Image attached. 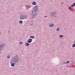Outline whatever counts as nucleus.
I'll use <instances>...</instances> for the list:
<instances>
[{
	"instance_id": "1",
	"label": "nucleus",
	"mask_w": 75,
	"mask_h": 75,
	"mask_svg": "<svg viewBox=\"0 0 75 75\" xmlns=\"http://www.w3.org/2000/svg\"><path fill=\"white\" fill-rule=\"evenodd\" d=\"M26 18H27V16H22L21 18L20 19L23 20V19H25Z\"/></svg>"
},
{
	"instance_id": "2",
	"label": "nucleus",
	"mask_w": 75,
	"mask_h": 75,
	"mask_svg": "<svg viewBox=\"0 0 75 75\" xmlns=\"http://www.w3.org/2000/svg\"><path fill=\"white\" fill-rule=\"evenodd\" d=\"M28 42H29V43H30V42H32V39H30L29 40H28Z\"/></svg>"
},
{
	"instance_id": "3",
	"label": "nucleus",
	"mask_w": 75,
	"mask_h": 75,
	"mask_svg": "<svg viewBox=\"0 0 75 75\" xmlns=\"http://www.w3.org/2000/svg\"><path fill=\"white\" fill-rule=\"evenodd\" d=\"M14 60H15L14 61L15 62H18V60L17 59H14Z\"/></svg>"
},
{
	"instance_id": "4",
	"label": "nucleus",
	"mask_w": 75,
	"mask_h": 75,
	"mask_svg": "<svg viewBox=\"0 0 75 75\" xmlns=\"http://www.w3.org/2000/svg\"><path fill=\"white\" fill-rule=\"evenodd\" d=\"M54 25L53 24H51L50 25H49V27H53Z\"/></svg>"
},
{
	"instance_id": "5",
	"label": "nucleus",
	"mask_w": 75,
	"mask_h": 75,
	"mask_svg": "<svg viewBox=\"0 0 75 75\" xmlns=\"http://www.w3.org/2000/svg\"><path fill=\"white\" fill-rule=\"evenodd\" d=\"M30 38H33V39H34V36H30Z\"/></svg>"
},
{
	"instance_id": "6",
	"label": "nucleus",
	"mask_w": 75,
	"mask_h": 75,
	"mask_svg": "<svg viewBox=\"0 0 75 75\" xmlns=\"http://www.w3.org/2000/svg\"><path fill=\"white\" fill-rule=\"evenodd\" d=\"M33 5H35L36 4V2H33Z\"/></svg>"
},
{
	"instance_id": "7",
	"label": "nucleus",
	"mask_w": 75,
	"mask_h": 75,
	"mask_svg": "<svg viewBox=\"0 0 75 75\" xmlns=\"http://www.w3.org/2000/svg\"><path fill=\"white\" fill-rule=\"evenodd\" d=\"M19 23L20 24H22V23H23V21H19Z\"/></svg>"
},
{
	"instance_id": "8",
	"label": "nucleus",
	"mask_w": 75,
	"mask_h": 75,
	"mask_svg": "<svg viewBox=\"0 0 75 75\" xmlns=\"http://www.w3.org/2000/svg\"><path fill=\"white\" fill-rule=\"evenodd\" d=\"M75 6V3L74 4H72L71 5V7H74Z\"/></svg>"
},
{
	"instance_id": "9",
	"label": "nucleus",
	"mask_w": 75,
	"mask_h": 75,
	"mask_svg": "<svg viewBox=\"0 0 75 75\" xmlns=\"http://www.w3.org/2000/svg\"><path fill=\"white\" fill-rule=\"evenodd\" d=\"M11 66L12 67H14V63H12L11 64Z\"/></svg>"
},
{
	"instance_id": "10",
	"label": "nucleus",
	"mask_w": 75,
	"mask_h": 75,
	"mask_svg": "<svg viewBox=\"0 0 75 75\" xmlns=\"http://www.w3.org/2000/svg\"><path fill=\"white\" fill-rule=\"evenodd\" d=\"M30 45L29 43H26V46H28V45Z\"/></svg>"
},
{
	"instance_id": "11",
	"label": "nucleus",
	"mask_w": 75,
	"mask_h": 75,
	"mask_svg": "<svg viewBox=\"0 0 75 75\" xmlns=\"http://www.w3.org/2000/svg\"><path fill=\"white\" fill-rule=\"evenodd\" d=\"M36 11H37V10H33V13H35V12H36Z\"/></svg>"
},
{
	"instance_id": "12",
	"label": "nucleus",
	"mask_w": 75,
	"mask_h": 75,
	"mask_svg": "<svg viewBox=\"0 0 75 75\" xmlns=\"http://www.w3.org/2000/svg\"><path fill=\"white\" fill-rule=\"evenodd\" d=\"M72 47H75V44H74L72 46Z\"/></svg>"
},
{
	"instance_id": "13",
	"label": "nucleus",
	"mask_w": 75,
	"mask_h": 75,
	"mask_svg": "<svg viewBox=\"0 0 75 75\" xmlns=\"http://www.w3.org/2000/svg\"><path fill=\"white\" fill-rule=\"evenodd\" d=\"M10 56H8L7 57V58H10Z\"/></svg>"
},
{
	"instance_id": "14",
	"label": "nucleus",
	"mask_w": 75,
	"mask_h": 75,
	"mask_svg": "<svg viewBox=\"0 0 75 75\" xmlns=\"http://www.w3.org/2000/svg\"><path fill=\"white\" fill-rule=\"evenodd\" d=\"M23 44V42H20V43H19V44Z\"/></svg>"
},
{
	"instance_id": "15",
	"label": "nucleus",
	"mask_w": 75,
	"mask_h": 75,
	"mask_svg": "<svg viewBox=\"0 0 75 75\" xmlns=\"http://www.w3.org/2000/svg\"><path fill=\"white\" fill-rule=\"evenodd\" d=\"M57 31H59V28H57Z\"/></svg>"
},
{
	"instance_id": "16",
	"label": "nucleus",
	"mask_w": 75,
	"mask_h": 75,
	"mask_svg": "<svg viewBox=\"0 0 75 75\" xmlns=\"http://www.w3.org/2000/svg\"><path fill=\"white\" fill-rule=\"evenodd\" d=\"M69 61H68L66 62V63H67V64H68V63H69Z\"/></svg>"
},
{
	"instance_id": "17",
	"label": "nucleus",
	"mask_w": 75,
	"mask_h": 75,
	"mask_svg": "<svg viewBox=\"0 0 75 75\" xmlns=\"http://www.w3.org/2000/svg\"><path fill=\"white\" fill-rule=\"evenodd\" d=\"M63 37V36L62 35H60V38H61V37Z\"/></svg>"
},
{
	"instance_id": "18",
	"label": "nucleus",
	"mask_w": 75,
	"mask_h": 75,
	"mask_svg": "<svg viewBox=\"0 0 75 75\" xmlns=\"http://www.w3.org/2000/svg\"><path fill=\"white\" fill-rule=\"evenodd\" d=\"M37 8V7L36 6L34 7V8Z\"/></svg>"
},
{
	"instance_id": "19",
	"label": "nucleus",
	"mask_w": 75,
	"mask_h": 75,
	"mask_svg": "<svg viewBox=\"0 0 75 75\" xmlns=\"http://www.w3.org/2000/svg\"><path fill=\"white\" fill-rule=\"evenodd\" d=\"M12 61H11V63L12 62Z\"/></svg>"
},
{
	"instance_id": "20",
	"label": "nucleus",
	"mask_w": 75,
	"mask_h": 75,
	"mask_svg": "<svg viewBox=\"0 0 75 75\" xmlns=\"http://www.w3.org/2000/svg\"><path fill=\"white\" fill-rule=\"evenodd\" d=\"M53 14V13H51V14Z\"/></svg>"
},
{
	"instance_id": "21",
	"label": "nucleus",
	"mask_w": 75,
	"mask_h": 75,
	"mask_svg": "<svg viewBox=\"0 0 75 75\" xmlns=\"http://www.w3.org/2000/svg\"><path fill=\"white\" fill-rule=\"evenodd\" d=\"M45 17H46V16H45Z\"/></svg>"
},
{
	"instance_id": "22",
	"label": "nucleus",
	"mask_w": 75,
	"mask_h": 75,
	"mask_svg": "<svg viewBox=\"0 0 75 75\" xmlns=\"http://www.w3.org/2000/svg\"><path fill=\"white\" fill-rule=\"evenodd\" d=\"M15 57H16V56H15Z\"/></svg>"
}]
</instances>
